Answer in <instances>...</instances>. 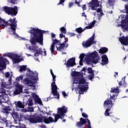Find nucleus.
Returning <instances> with one entry per match:
<instances>
[{"label": "nucleus", "instance_id": "1", "mask_svg": "<svg viewBox=\"0 0 128 128\" xmlns=\"http://www.w3.org/2000/svg\"><path fill=\"white\" fill-rule=\"evenodd\" d=\"M28 32L30 34V42L32 46H30L28 50L36 52L38 46H36L37 42L40 44L41 46L44 44V34L46 32L45 30H40L38 28H31Z\"/></svg>", "mask_w": 128, "mask_h": 128}, {"label": "nucleus", "instance_id": "2", "mask_svg": "<svg viewBox=\"0 0 128 128\" xmlns=\"http://www.w3.org/2000/svg\"><path fill=\"white\" fill-rule=\"evenodd\" d=\"M24 119L25 120H28L30 124H40L44 122L42 118L40 116V114H36L33 116L25 115Z\"/></svg>", "mask_w": 128, "mask_h": 128}, {"label": "nucleus", "instance_id": "3", "mask_svg": "<svg viewBox=\"0 0 128 128\" xmlns=\"http://www.w3.org/2000/svg\"><path fill=\"white\" fill-rule=\"evenodd\" d=\"M82 116L84 118L86 119L81 118H80V122H77L76 124V126L77 128H82V126H84V124L86 123L88 124L87 128H92V126H90V121L88 118V116L86 112L82 113Z\"/></svg>", "mask_w": 128, "mask_h": 128}, {"label": "nucleus", "instance_id": "4", "mask_svg": "<svg viewBox=\"0 0 128 128\" xmlns=\"http://www.w3.org/2000/svg\"><path fill=\"white\" fill-rule=\"evenodd\" d=\"M15 105L16 106L20 108H24V106H34L32 98H30L28 100L24 99L22 102L20 101H18L17 102H15Z\"/></svg>", "mask_w": 128, "mask_h": 128}, {"label": "nucleus", "instance_id": "5", "mask_svg": "<svg viewBox=\"0 0 128 128\" xmlns=\"http://www.w3.org/2000/svg\"><path fill=\"white\" fill-rule=\"evenodd\" d=\"M3 10L8 14H10L12 16H16L18 14V10L16 6H14V8L5 6L3 8Z\"/></svg>", "mask_w": 128, "mask_h": 128}, {"label": "nucleus", "instance_id": "6", "mask_svg": "<svg viewBox=\"0 0 128 128\" xmlns=\"http://www.w3.org/2000/svg\"><path fill=\"white\" fill-rule=\"evenodd\" d=\"M94 34L92 36V37L88 38L87 40L82 42V44L84 48H90L92 44H94Z\"/></svg>", "mask_w": 128, "mask_h": 128}, {"label": "nucleus", "instance_id": "7", "mask_svg": "<svg viewBox=\"0 0 128 128\" xmlns=\"http://www.w3.org/2000/svg\"><path fill=\"white\" fill-rule=\"evenodd\" d=\"M86 56L87 57L85 58V60L86 64H91L92 68H94V65L92 64H96L98 62H98L100 60V57H98V59L93 60L92 58L88 56V55H87Z\"/></svg>", "mask_w": 128, "mask_h": 128}, {"label": "nucleus", "instance_id": "8", "mask_svg": "<svg viewBox=\"0 0 128 128\" xmlns=\"http://www.w3.org/2000/svg\"><path fill=\"white\" fill-rule=\"evenodd\" d=\"M52 88V94L53 96H56V98L58 100L60 99V93L58 92V86L56 84V81H53V82L51 84Z\"/></svg>", "mask_w": 128, "mask_h": 128}, {"label": "nucleus", "instance_id": "9", "mask_svg": "<svg viewBox=\"0 0 128 128\" xmlns=\"http://www.w3.org/2000/svg\"><path fill=\"white\" fill-rule=\"evenodd\" d=\"M100 2L98 0H92L88 4H89V6L91 8L92 10H96L97 8L100 6Z\"/></svg>", "mask_w": 128, "mask_h": 128}, {"label": "nucleus", "instance_id": "10", "mask_svg": "<svg viewBox=\"0 0 128 128\" xmlns=\"http://www.w3.org/2000/svg\"><path fill=\"white\" fill-rule=\"evenodd\" d=\"M120 26L125 30H128V14H126L124 20H121Z\"/></svg>", "mask_w": 128, "mask_h": 128}, {"label": "nucleus", "instance_id": "11", "mask_svg": "<svg viewBox=\"0 0 128 128\" xmlns=\"http://www.w3.org/2000/svg\"><path fill=\"white\" fill-rule=\"evenodd\" d=\"M15 88L16 90L14 92V96L20 94L21 92H22V86L18 82L16 83L15 84Z\"/></svg>", "mask_w": 128, "mask_h": 128}, {"label": "nucleus", "instance_id": "12", "mask_svg": "<svg viewBox=\"0 0 128 128\" xmlns=\"http://www.w3.org/2000/svg\"><path fill=\"white\" fill-rule=\"evenodd\" d=\"M23 82L24 84H26L28 86H30L32 88V90H36V86L34 84L32 80H30L28 78H26L23 80Z\"/></svg>", "mask_w": 128, "mask_h": 128}, {"label": "nucleus", "instance_id": "13", "mask_svg": "<svg viewBox=\"0 0 128 128\" xmlns=\"http://www.w3.org/2000/svg\"><path fill=\"white\" fill-rule=\"evenodd\" d=\"M30 98H32V100H34V102H37L38 104H40V106H42V101L40 100V98L38 97V96L36 95V93L32 94V96H30Z\"/></svg>", "mask_w": 128, "mask_h": 128}, {"label": "nucleus", "instance_id": "14", "mask_svg": "<svg viewBox=\"0 0 128 128\" xmlns=\"http://www.w3.org/2000/svg\"><path fill=\"white\" fill-rule=\"evenodd\" d=\"M78 88L80 90V94H84V92H86V90H88V85H82L79 84L78 86Z\"/></svg>", "mask_w": 128, "mask_h": 128}, {"label": "nucleus", "instance_id": "15", "mask_svg": "<svg viewBox=\"0 0 128 128\" xmlns=\"http://www.w3.org/2000/svg\"><path fill=\"white\" fill-rule=\"evenodd\" d=\"M60 44V40H58V39L54 40L52 44L50 46V51L52 54H54V46L55 44Z\"/></svg>", "mask_w": 128, "mask_h": 128}, {"label": "nucleus", "instance_id": "16", "mask_svg": "<svg viewBox=\"0 0 128 128\" xmlns=\"http://www.w3.org/2000/svg\"><path fill=\"white\" fill-rule=\"evenodd\" d=\"M66 66L69 68L74 66H76V58L73 57L68 60L66 64Z\"/></svg>", "mask_w": 128, "mask_h": 128}, {"label": "nucleus", "instance_id": "17", "mask_svg": "<svg viewBox=\"0 0 128 128\" xmlns=\"http://www.w3.org/2000/svg\"><path fill=\"white\" fill-rule=\"evenodd\" d=\"M26 76L29 78H32L33 80H34L38 78V72L34 73V72L30 70L28 68V70L26 72Z\"/></svg>", "mask_w": 128, "mask_h": 128}, {"label": "nucleus", "instance_id": "18", "mask_svg": "<svg viewBox=\"0 0 128 128\" xmlns=\"http://www.w3.org/2000/svg\"><path fill=\"white\" fill-rule=\"evenodd\" d=\"M111 100H116V94H113L112 96H110V98L108 99H106V100L104 102V106H108V104H110L112 106V101Z\"/></svg>", "mask_w": 128, "mask_h": 128}, {"label": "nucleus", "instance_id": "19", "mask_svg": "<svg viewBox=\"0 0 128 128\" xmlns=\"http://www.w3.org/2000/svg\"><path fill=\"white\" fill-rule=\"evenodd\" d=\"M66 112H68V108L66 107V106L58 108V113L61 115L62 116H64V114H66Z\"/></svg>", "mask_w": 128, "mask_h": 128}, {"label": "nucleus", "instance_id": "20", "mask_svg": "<svg viewBox=\"0 0 128 128\" xmlns=\"http://www.w3.org/2000/svg\"><path fill=\"white\" fill-rule=\"evenodd\" d=\"M66 42H68V40L64 41V42L58 44V46H60L59 47H58V46H56L57 50H58L59 52H61V50H64V48H68V44H66Z\"/></svg>", "mask_w": 128, "mask_h": 128}, {"label": "nucleus", "instance_id": "21", "mask_svg": "<svg viewBox=\"0 0 128 128\" xmlns=\"http://www.w3.org/2000/svg\"><path fill=\"white\" fill-rule=\"evenodd\" d=\"M119 41L123 44L124 46H128V36H122L119 38Z\"/></svg>", "mask_w": 128, "mask_h": 128}, {"label": "nucleus", "instance_id": "22", "mask_svg": "<svg viewBox=\"0 0 128 128\" xmlns=\"http://www.w3.org/2000/svg\"><path fill=\"white\" fill-rule=\"evenodd\" d=\"M102 62L100 64H102V66H104L108 64V58L106 54H104L102 56Z\"/></svg>", "mask_w": 128, "mask_h": 128}, {"label": "nucleus", "instance_id": "23", "mask_svg": "<svg viewBox=\"0 0 128 128\" xmlns=\"http://www.w3.org/2000/svg\"><path fill=\"white\" fill-rule=\"evenodd\" d=\"M88 56L91 58L93 60H98V53L96 51H94L88 54Z\"/></svg>", "mask_w": 128, "mask_h": 128}, {"label": "nucleus", "instance_id": "24", "mask_svg": "<svg viewBox=\"0 0 128 128\" xmlns=\"http://www.w3.org/2000/svg\"><path fill=\"white\" fill-rule=\"evenodd\" d=\"M6 26H8V21L6 22L4 19H2L0 17V28H6V26Z\"/></svg>", "mask_w": 128, "mask_h": 128}, {"label": "nucleus", "instance_id": "25", "mask_svg": "<svg viewBox=\"0 0 128 128\" xmlns=\"http://www.w3.org/2000/svg\"><path fill=\"white\" fill-rule=\"evenodd\" d=\"M6 58H0V68H6Z\"/></svg>", "mask_w": 128, "mask_h": 128}, {"label": "nucleus", "instance_id": "26", "mask_svg": "<svg viewBox=\"0 0 128 128\" xmlns=\"http://www.w3.org/2000/svg\"><path fill=\"white\" fill-rule=\"evenodd\" d=\"M118 84L119 88H120L122 86L124 88H126V86H128V84L126 82V76L122 79V80L118 82Z\"/></svg>", "mask_w": 128, "mask_h": 128}, {"label": "nucleus", "instance_id": "27", "mask_svg": "<svg viewBox=\"0 0 128 128\" xmlns=\"http://www.w3.org/2000/svg\"><path fill=\"white\" fill-rule=\"evenodd\" d=\"M45 118L44 120V124H50V122H54V118H52V116H49L48 118H46V116L44 117Z\"/></svg>", "mask_w": 128, "mask_h": 128}, {"label": "nucleus", "instance_id": "28", "mask_svg": "<svg viewBox=\"0 0 128 128\" xmlns=\"http://www.w3.org/2000/svg\"><path fill=\"white\" fill-rule=\"evenodd\" d=\"M4 56H8L11 59H14L15 58H18V54H14L12 52L5 53Z\"/></svg>", "mask_w": 128, "mask_h": 128}, {"label": "nucleus", "instance_id": "29", "mask_svg": "<svg viewBox=\"0 0 128 128\" xmlns=\"http://www.w3.org/2000/svg\"><path fill=\"white\" fill-rule=\"evenodd\" d=\"M108 108L106 109L105 111V116H110V109L112 108V105L108 104V106H106Z\"/></svg>", "mask_w": 128, "mask_h": 128}, {"label": "nucleus", "instance_id": "30", "mask_svg": "<svg viewBox=\"0 0 128 128\" xmlns=\"http://www.w3.org/2000/svg\"><path fill=\"white\" fill-rule=\"evenodd\" d=\"M108 52V49L106 47H102L100 48L98 50L99 54H106Z\"/></svg>", "mask_w": 128, "mask_h": 128}, {"label": "nucleus", "instance_id": "31", "mask_svg": "<svg viewBox=\"0 0 128 128\" xmlns=\"http://www.w3.org/2000/svg\"><path fill=\"white\" fill-rule=\"evenodd\" d=\"M96 20H94L93 22H91L88 26L85 27L86 30H90V28H92L94 26V24H96Z\"/></svg>", "mask_w": 128, "mask_h": 128}, {"label": "nucleus", "instance_id": "32", "mask_svg": "<svg viewBox=\"0 0 128 128\" xmlns=\"http://www.w3.org/2000/svg\"><path fill=\"white\" fill-rule=\"evenodd\" d=\"M35 52H36L34 54V56H40L39 54H42V48H39L38 50L36 49Z\"/></svg>", "mask_w": 128, "mask_h": 128}, {"label": "nucleus", "instance_id": "33", "mask_svg": "<svg viewBox=\"0 0 128 128\" xmlns=\"http://www.w3.org/2000/svg\"><path fill=\"white\" fill-rule=\"evenodd\" d=\"M10 106H4L2 108L4 112H5V114H10L9 112L10 111Z\"/></svg>", "mask_w": 128, "mask_h": 128}, {"label": "nucleus", "instance_id": "34", "mask_svg": "<svg viewBox=\"0 0 128 128\" xmlns=\"http://www.w3.org/2000/svg\"><path fill=\"white\" fill-rule=\"evenodd\" d=\"M86 30V27L84 29L82 28V27H80L76 28L75 30V31L76 32H78V34H82V32H84V30Z\"/></svg>", "mask_w": 128, "mask_h": 128}, {"label": "nucleus", "instance_id": "35", "mask_svg": "<svg viewBox=\"0 0 128 128\" xmlns=\"http://www.w3.org/2000/svg\"><path fill=\"white\" fill-rule=\"evenodd\" d=\"M18 22V21L16 20V18H13V23H10L9 24L10 26H18V24L16 23Z\"/></svg>", "mask_w": 128, "mask_h": 128}, {"label": "nucleus", "instance_id": "36", "mask_svg": "<svg viewBox=\"0 0 128 128\" xmlns=\"http://www.w3.org/2000/svg\"><path fill=\"white\" fill-rule=\"evenodd\" d=\"M26 66H20V69H19V71L20 72H24L26 70Z\"/></svg>", "mask_w": 128, "mask_h": 128}, {"label": "nucleus", "instance_id": "37", "mask_svg": "<svg viewBox=\"0 0 128 128\" xmlns=\"http://www.w3.org/2000/svg\"><path fill=\"white\" fill-rule=\"evenodd\" d=\"M18 58V57H15V58H14L12 59V60H14V64H18V62H22V58Z\"/></svg>", "mask_w": 128, "mask_h": 128}, {"label": "nucleus", "instance_id": "38", "mask_svg": "<svg viewBox=\"0 0 128 128\" xmlns=\"http://www.w3.org/2000/svg\"><path fill=\"white\" fill-rule=\"evenodd\" d=\"M12 115L14 118H20V116H18V114L17 112H12Z\"/></svg>", "mask_w": 128, "mask_h": 128}, {"label": "nucleus", "instance_id": "39", "mask_svg": "<svg viewBox=\"0 0 128 128\" xmlns=\"http://www.w3.org/2000/svg\"><path fill=\"white\" fill-rule=\"evenodd\" d=\"M16 82H17L18 83L20 80L22 81L24 80V76L22 75H20V76H18L16 78Z\"/></svg>", "mask_w": 128, "mask_h": 128}, {"label": "nucleus", "instance_id": "40", "mask_svg": "<svg viewBox=\"0 0 128 128\" xmlns=\"http://www.w3.org/2000/svg\"><path fill=\"white\" fill-rule=\"evenodd\" d=\"M0 120H2L1 122L2 124H6V126H8V121L6 119L4 118H2Z\"/></svg>", "mask_w": 128, "mask_h": 128}, {"label": "nucleus", "instance_id": "41", "mask_svg": "<svg viewBox=\"0 0 128 128\" xmlns=\"http://www.w3.org/2000/svg\"><path fill=\"white\" fill-rule=\"evenodd\" d=\"M124 8H125V10H122V12H124L125 14H128V3H127L126 4H125Z\"/></svg>", "mask_w": 128, "mask_h": 128}, {"label": "nucleus", "instance_id": "42", "mask_svg": "<svg viewBox=\"0 0 128 128\" xmlns=\"http://www.w3.org/2000/svg\"><path fill=\"white\" fill-rule=\"evenodd\" d=\"M116 0H109L108 2V4L109 6H114Z\"/></svg>", "mask_w": 128, "mask_h": 128}, {"label": "nucleus", "instance_id": "43", "mask_svg": "<svg viewBox=\"0 0 128 128\" xmlns=\"http://www.w3.org/2000/svg\"><path fill=\"white\" fill-rule=\"evenodd\" d=\"M60 118H62V115H60L59 114H56V116H55L54 118V122H58V120H60Z\"/></svg>", "mask_w": 128, "mask_h": 128}, {"label": "nucleus", "instance_id": "44", "mask_svg": "<svg viewBox=\"0 0 128 128\" xmlns=\"http://www.w3.org/2000/svg\"><path fill=\"white\" fill-rule=\"evenodd\" d=\"M80 74H82L80 72L75 71L74 72H73L72 76H80Z\"/></svg>", "mask_w": 128, "mask_h": 128}, {"label": "nucleus", "instance_id": "45", "mask_svg": "<svg viewBox=\"0 0 128 128\" xmlns=\"http://www.w3.org/2000/svg\"><path fill=\"white\" fill-rule=\"evenodd\" d=\"M110 92H118V87H117V88H111Z\"/></svg>", "mask_w": 128, "mask_h": 128}, {"label": "nucleus", "instance_id": "46", "mask_svg": "<svg viewBox=\"0 0 128 128\" xmlns=\"http://www.w3.org/2000/svg\"><path fill=\"white\" fill-rule=\"evenodd\" d=\"M87 70L88 72V74H92L94 73V70H93L92 68H87Z\"/></svg>", "mask_w": 128, "mask_h": 128}, {"label": "nucleus", "instance_id": "47", "mask_svg": "<svg viewBox=\"0 0 128 128\" xmlns=\"http://www.w3.org/2000/svg\"><path fill=\"white\" fill-rule=\"evenodd\" d=\"M10 26V28L11 30H12L13 32V34L14 35L16 34V28L17 26H14V25L12 26Z\"/></svg>", "mask_w": 128, "mask_h": 128}, {"label": "nucleus", "instance_id": "48", "mask_svg": "<svg viewBox=\"0 0 128 128\" xmlns=\"http://www.w3.org/2000/svg\"><path fill=\"white\" fill-rule=\"evenodd\" d=\"M94 78V74H92L88 76V78L90 80H92Z\"/></svg>", "mask_w": 128, "mask_h": 128}, {"label": "nucleus", "instance_id": "49", "mask_svg": "<svg viewBox=\"0 0 128 128\" xmlns=\"http://www.w3.org/2000/svg\"><path fill=\"white\" fill-rule=\"evenodd\" d=\"M86 80L84 78L80 79L79 80V84H86Z\"/></svg>", "mask_w": 128, "mask_h": 128}, {"label": "nucleus", "instance_id": "50", "mask_svg": "<svg viewBox=\"0 0 128 128\" xmlns=\"http://www.w3.org/2000/svg\"><path fill=\"white\" fill-rule=\"evenodd\" d=\"M60 30L62 31V34H66V30L64 26L60 28Z\"/></svg>", "mask_w": 128, "mask_h": 128}, {"label": "nucleus", "instance_id": "51", "mask_svg": "<svg viewBox=\"0 0 128 128\" xmlns=\"http://www.w3.org/2000/svg\"><path fill=\"white\" fill-rule=\"evenodd\" d=\"M79 58H80V60H83L84 58V53L81 54L80 55Z\"/></svg>", "mask_w": 128, "mask_h": 128}, {"label": "nucleus", "instance_id": "52", "mask_svg": "<svg viewBox=\"0 0 128 128\" xmlns=\"http://www.w3.org/2000/svg\"><path fill=\"white\" fill-rule=\"evenodd\" d=\"M2 100H4V95L2 94L1 95H0V102H1Z\"/></svg>", "mask_w": 128, "mask_h": 128}, {"label": "nucleus", "instance_id": "53", "mask_svg": "<svg viewBox=\"0 0 128 128\" xmlns=\"http://www.w3.org/2000/svg\"><path fill=\"white\" fill-rule=\"evenodd\" d=\"M18 128H26V126L24 124H22L18 126Z\"/></svg>", "mask_w": 128, "mask_h": 128}, {"label": "nucleus", "instance_id": "54", "mask_svg": "<svg viewBox=\"0 0 128 128\" xmlns=\"http://www.w3.org/2000/svg\"><path fill=\"white\" fill-rule=\"evenodd\" d=\"M28 112H34V108L28 107Z\"/></svg>", "mask_w": 128, "mask_h": 128}, {"label": "nucleus", "instance_id": "55", "mask_svg": "<svg viewBox=\"0 0 128 128\" xmlns=\"http://www.w3.org/2000/svg\"><path fill=\"white\" fill-rule=\"evenodd\" d=\"M52 77V80L53 82H56V75H54V74H51Z\"/></svg>", "mask_w": 128, "mask_h": 128}, {"label": "nucleus", "instance_id": "56", "mask_svg": "<svg viewBox=\"0 0 128 128\" xmlns=\"http://www.w3.org/2000/svg\"><path fill=\"white\" fill-rule=\"evenodd\" d=\"M5 76L6 78H10V72H6L5 74Z\"/></svg>", "mask_w": 128, "mask_h": 128}, {"label": "nucleus", "instance_id": "57", "mask_svg": "<svg viewBox=\"0 0 128 128\" xmlns=\"http://www.w3.org/2000/svg\"><path fill=\"white\" fill-rule=\"evenodd\" d=\"M65 0H60L59 3L58 4V6L60 4H62L64 2Z\"/></svg>", "mask_w": 128, "mask_h": 128}, {"label": "nucleus", "instance_id": "58", "mask_svg": "<svg viewBox=\"0 0 128 128\" xmlns=\"http://www.w3.org/2000/svg\"><path fill=\"white\" fill-rule=\"evenodd\" d=\"M68 36H76V34L74 32L72 33V32H68Z\"/></svg>", "mask_w": 128, "mask_h": 128}, {"label": "nucleus", "instance_id": "59", "mask_svg": "<svg viewBox=\"0 0 128 128\" xmlns=\"http://www.w3.org/2000/svg\"><path fill=\"white\" fill-rule=\"evenodd\" d=\"M86 70H88V67L86 66L85 67H84L81 70V72H86Z\"/></svg>", "mask_w": 128, "mask_h": 128}, {"label": "nucleus", "instance_id": "60", "mask_svg": "<svg viewBox=\"0 0 128 128\" xmlns=\"http://www.w3.org/2000/svg\"><path fill=\"white\" fill-rule=\"evenodd\" d=\"M82 8L83 10H86V5L84 4L83 6H82Z\"/></svg>", "mask_w": 128, "mask_h": 128}, {"label": "nucleus", "instance_id": "61", "mask_svg": "<svg viewBox=\"0 0 128 128\" xmlns=\"http://www.w3.org/2000/svg\"><path fill=\"white\" fill-rule=\"evenodd\" d=\"M102 12V10L100 8H98L96 10L97 12Z\"/></svg>", "mask_w": 128, "mask_h": 128}, {"label": "nucleus", "instance_id": "62", "mask_svg": "<svg viewBox=\"0 0 128 128\" xmlns=\"http://www.w3.org/2000/svg\"><path fill=\"white\" fill-rule=\"evenodd\" d=\"M62 94L64 96V97L68 96V95H66V92H62Z\"/></svg>", "mask_w": 128, "mask_h": 128}, {"label": "nucleus", "instance_id": "63", "mask_svg": "<svg viewBox=\"0 0 128 128\" xmlns=\"http://www.w3.org/2000/svg\"><path fill=\"white\" fill-rule=\"evenodd\" d=\"M124 18V15L121 14L119 16L118 18Z\"/></svg>", "mask_w": 128, "mask_h": 128}, {"label": "nucleus", "instance_id": "64", "mask_svg": "<svg viewBox=\"0 0 128 128\" xmlns=\"http://www.w3.org/2000/svg\"><path fill=\"white\" fill-rule=\"evenodd\" d=\"M79 64L80 66H84V64L82 63V60H80Z\"/></svg>", "mask_w": 128, "mask_h": 128}]
</instances>
